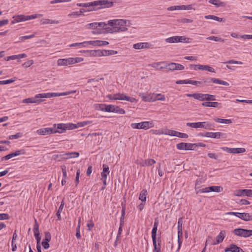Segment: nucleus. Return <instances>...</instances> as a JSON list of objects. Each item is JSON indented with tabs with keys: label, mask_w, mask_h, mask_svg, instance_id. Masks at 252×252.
<instances>
[{
	"label": "nucleus",
	"mask_w": 252,
	"mask_h": 252,
	"mask_svg": "<svg viewBox=\"0 0 252 252\" xmlns=\"http://www.w3.org/2000/svg\"><path fill=\"white\" fill-rule=\"evenodd\" d=\"M42 14H33L32 15H18L16 16H14L12 18L13 20L11 22L12 24H15L16 23H19L21 22L26 21L28 20H30L32 19H34L38 17H40L42 16Z\"/></svg>",
	"instance_id": "20e7f679"
},
{
	"label": "nucleus",
	"mask_w": 252,
	"mask_h": 252,
	"mask_svg": "<svg viewBox=\"0 0 252 252\" xmlns=\"http://www.w3.org/2000/svg\"><path fill=\"white\" fill-rule=\"evenodd\" d=\"M33 231L34 233V237L37 241V243H40L41 237L40 236V232L39 230V224L37 221L36 219H35V224L33 226Z\"/></svg>",
	"instance_id": "6ab92c4d"
},
{
	"label": "nucleus",
	"mask_w": 252,
	"mask_h": 252,
	"mask_svg": "<svg viewBox=\"0 0 252 252\" xmlns=\"http://www.w3.org/2000/svg\"><path fill=\"white\" fill-rule=\"evenodd\" d=\"M62 170L63 172V178L66 179L67 178V175L66 166L64 165L62 166Z\"/></svg>",
	"instance_id": "774afa93"
},
{
	"label": "nucleus",
	"mask_w": 252,
	"mask_h": 252,
	"mask_svg": "<svg viewBox=\"0 0 252 252\" xmlns=\"http://www.w3.org/2000/svg\"><path fill=\"white\" fill-rule=\"evenodd\" d=\"M103 171L101 173V180H102L103 184L104 185L106 186V179L107 175L109 174V167L107 165L103 164Z\"/></svg>",
	"instance_id": "dca6fc26"
},
{
	"label": "nucleus",
	"mask_w": 252,
	"mask_h": 252,
	"mask_svg": "<svg viewBox=\"0 0 252 252\" xmlns=\"http://www.w3.org/2000/svg\"><path fill=\"white\" fill-rule=\"evenodd\" d=\"M94 107L95 109L100 110L102 111H105V104L104 103H101V104H94Z\"/></svg>",
	"instance_id": "49530a36"
},
{
	"label": "nucleus",
	"mask_w": 252,
	"mask_h": 252,
	"mask_svg": "<svg viewBox=\"0 0 252 252\" xmlns=\"http://www.w3.org/2000/svg\"><path fill=\"white\" fill-rule=\"evenodd\" d=\"M118 53V52L112 50H102V56L114 55Z\"/></svg>",
	"instance_id": "4c0bfd02"
},
{
	"label": "nucleus",
	"mask_w": 252,
	"mask_h": 252,
	"mask_svg": "<svg viewBox=\"0 0 252 252\" xmlns=\"http://www.w3.org/2000/svg\"><path fill=\"white\" fill-rule=\"evenodd\" d=\"M151 46L152 45L148 42H139L133 45V48L137 50L149 49L151 48Z\"/></svg>",
	"instance_id": "412c9836"
},
{
	"label": "nucleus",
	"mask_w": 252,
	"mask_h": 252,
	"mask_svg": "<svg viewBox=\"0 0 252 252\" xmlns=\"http://www.w3.org/2000/svg\"><path fill=\"white\" fill-rule=\"evenodd\" d=\"M81 53H86L87 56L91 57L102 56V50H82L80 51Z\"/></svg>",
	"instance_id": "2eb2a0df"
},
{
	"label": "nucleus",
	"mask_w": 252,
	"mask_h": 252,
	"mask_svg": "<svg viewBox=\"0 0 252 252\" xmlns=\"http://www.w3.org/2000/svg\"><path fill=\"white\" fill-rule=\"evenodd\" d=\"M195 10V8L193 7L191 4L189 5H180V10Z\"/></svg>",
	"instance_id": "680f3d73"
},
{
	"label": "nucleus",
	"mask_w": 252,
	"mask_h": 252,
	"mask_svg": "<svg viewBox=\"0 0 252 252\" xmlns=\"http://www.w3.org/2000/svg\"><path fill=\"white\" fill-rule=\"evenodd\" d=\"M214 120L217 123H221V124H230L232 123V121L231 119H225L221 118H215Z\"/></svg>",
	"instance_id": "58836bf2"
},
{
	"label": "nucleus",
	"mask_w": 252,
	"mask_h": 252,
	"mask_svg": "<svg viewBox=\"0 0 252 252\" xmlns=\"http://www.w3.org/2000/svg\"><path fill=\"white\" fill-rule=\"evenodd\" d=\"M87 226L88 227V231H91L94 226V223L92 220L88 221Z\"/></svg>",
	"instance_id": "69168bd1"
},
{
	"label": "nucleus",
	"mask_w": 252,
	"mask_h": 252,
	"mask_svg": "<svg viewBox=\"0 0 252 252\" xmlns=\"http://www.w3.org/2000/svg\"><path fill=\"white\" fill-rule=\"evenodd\" d=\"M80 173H81V172H80V169H77V171H76V178H75V180L76 187H77V186L79 184V177H80Z\"/></svg>",
	"instance_id": "0e129e2a"
},
{
	"label": "nucleus",
	"mask_w": 252,
	"mask_h": 252,
	"mask_svg": "<svg viewBox=\"0 0 252 252\" xmlns=\"http://www.w3.org/2000/svg\"><path fill=\"white\" fill-rule=\"evenodd\" d=\"M161 241L160 238H158V241H153L154 249L153 252H161Z\"/></svg>",
	"instance_id": "cd10ccee"
},
{
	"label": "nucleus",
	"mask_w": 252,
	"mask_h": 252,
	"mask_svg": "<svg viewBox=\"0 0 252 252\" xmlns=\"http://www.w3.org/2000/svg\"><path fill=\"white\" fill-rule=\"evenodd\" d=\"M157 230H158V227L153 226V228L152 230V232H151L152 238L153 241H158V240H157Z\"/></svg>",
	"instance_id": "8fccbe9b"
},
{
	"label": "nucleus",
	"mask_w": 252,
	"mask_h": 252,
	"mask_svg": "<svg viewBox=\"0 0 252 252\" xmlns=\"http://www.w3.org/2000/svg\"><path fill=\"white\" fill-rule=\"evenodd\" d=\"M150 132L156 135H161L166 134V132H165V129H151Z\"/></svg>",
	"instance_id": "c03bdc74"
},
{
	"label": "nucleus",
	"mask_w": 252,
	"mask_h": 252,
	"mask_svg": "<svg viewBox=\"0 0 252 252\" xmlns=\"http://www.w3.org/2000/svg\"><path fill=\"white\" fill-rule=\"evenodd\" d=\"M142 125L143 126V129L147 130L154 126V121H144L142 122Z\"/></svg>",
	"instance_id": "2f4dec72"
},
{
	"label": "nucleus",
	"mask_w": 252,
	"mask_h": 252,
	"mask_svg": "<svg viewBox=\"0 0 252 252\" xmlns=\"http://www.w3.org/2000/svg\"><path fill=\"white\" fill-rule=\"evenodd\" d=\"M203 84L206 83L208 84H210L211 83H214L215 84H220L224 86H229V84L226 81L220 80L218 78H204L202 80Z\"/></svg>",
	"instance_id": "f8f14e48"
},
{
	"label": "nucleus",
	"mask_w": 252,
	"mask_h": 252,
	"mask_svg": "<svg viewBox=\"0 0 252 252\" xmlns=\"http://www.w3.org/2000/svg\"><path fill=\"white\" fill-rule=\"evenodd\" d=\"M87 11L86 10H85V9L81 8L78 11H74V12H72L69 13L68 15V17H79L80 16L83 15V13L86 12Z\"/></svg>",
	"instance_id": "473e14b6"
},
{
	"label": "nucleus",
	"mask_w": 252,
	"mask_h": 252,
	"mask_svg": "<svg viewBox=\"0 0 252 252\" xmlns=\"http://www.w3.org/2000/svg\"><path fill=\"white\" fill-rule=\"evenodd\" d=\"M207 245H216V243L215 241L213 239V237L211 236H208L206 241L205 246Z\"/></svg>",
	"instance_id": "09e8293b"
},
{
	"label": "nucleus",
	"mask_w": 252,
	"mask_h": 252,
	"mask_svg": "<svg viewBox=\"0 0 252 252\" xmlns=\"http://www.w3.org/2000/svg\"><path fill=\"white\" fill-rule=\"evenodd\" d=\"M66 130H72L77 128V124L67 123L65 124Z\"/></svg>",
	"instance_id": "6e6d98bb"
},
{
	"label": "nucleus",
	"mask_w": 252,
	"mask_h": 252,
	"mask_svg": "<svg viewBox=\"0 0 252 252\" xmlns=\"http://www.w3.org/2000/svg\"><path fill=\"white\" fill-rule=\"evenodd\" d=\"M70 47H78L79 48H85L91 46V41H86L82 42L75 43L69 45Z\"/></svg>",
	"instance_id": "393cba45"
},
{
	"label": "nucleus",
	"mask_w": 252,
	"mask_h": 252,
	"mask_svg": "<svg viewBox=\"0 0 252 252\" xmlns=\"http://www.w3.org/2000/svg\"><path fill=\"white\" fill-rule=\"evenodd\" d=\"M192 39L186 37L185 36H173L168 37L165 39V41L167 43H189L191 42Z\"/></svg>",
	"instance_id": "6e6552de"
},
{
	"label": "nucleus",
	"mask_w": 252,
	"mask_h": 252,
	"mask_svg": "<svg viewBox=\"0 0 252 252\" xmlns=\"http://www.w3.org/2000/svg\"><path fill=\"white\" fill-rule=\"evenodd\" d=\"M187 126L192 128H203L207 130L213 129V125L208 122H201L196 123H187Z\"/></svg>",
	"instance_id": "0eeeda50"
},
{
	"label": "nucleus",
	"mask_w": 252,
	"mask_h": 252,
	"mask_svg": "<svg viewBox=\"0 0 252 252\" xmlns=\"http://www.w3.org/2000/svg\"><path fill=\"white\" fill-rule=\"evenodd\" d=\"M52 128H53V131H54V134L56 133H63L66 130V125L63 123L54 124Z\"/></svg>",
	"instance_id": "ddd939ff"
},
{
	"label": "nucleus",
	"mask_w": 252,
	"mask_h": 252,
	"mask_svg": "<svg viewBox=\"0 0 252 252\" xmlns=\"http://www.w3.org/2000/svg\"><path fill=\"white\" fill-rule=\"evenodd\" d=\"M108 24L112 27V32H120L126 31L130 27V22L127 20L114 19L109 20Z\"/></svg>",
	"instance_id": "f03ea898"
},
{
	"label": "nucleus",
	"mask_w": 252,
	"mask_h": 252,
	"mask_svg": "<svg viewBox=\"0 0 252 252\" xmlns=\"http://www.w3.org/2000/svg\"><path fill=\"white\" fill-rule=\"evenodd\" d=\"M48 98V93H42L36 94L34 97L24 99L23 102L24 103H36L39 104L43 100L42 98Z\"/></svg>",
	"instance_id": "423d86ee"
},
{
	"label": "nucleus",
	"mask_w": 252,
	"mask_h": 252,
	"mask_svg": "<svg viewBox=\"0 0 252 252\" xmlns=\"http://www.w3.org/2000/svg\"><path fill=\"white\" fill-rule=\"evenodd\" d=\"M209 3L215 5L216 7H224L225 5V2L220 0H209Z\"/></svg>",
	"instance_id": "f704fd0d"
},
{
	"label": "nucleus",
	"mask_w": 252,
	"mask_h": 252,
	"mask_svg": "<svg viewBox=\"0 0 252 252\" xmlns=\"http://www.w3.org/2000/svg\"><path fill=\"white\" fill-rule=\"evenodd\" d=\"M165 132H166V134L165 135H169L170 136H176L177 137L178 131L171 130V129H165Z\"/></svg>",
	"instance_id": "864d4df0"
},
{
	"label": "nucleus",
	"mask_w": 252,
	"mask_h": 252,
	"mask_svg": "<svg viewBox=\"0 0 252 252\" xmlns=\"http://www.w3.org/2000/svg\"><path fill=\"white\" fill-rule=\"evenodd\" d=\"M91 41V46H104L109 44V42L105 40H92Z\"/></svg>",
	"instance_id": "bb28decb"
},
{
	"label": "nucleus",
	"mask_w": 252,
	"mask_h": 252,
	"mask_svg": "<svg viewBox=\"0 0 252 252\" xmlns=\"http://www.w3.org/2000/svg\"><path fill=\"white\" fill-rule=\"evenodd\" d=\"M113 113H118L120 114H124L126 112L125 110L122 108H120L118 106L115 105Z\"/></svg>",
	"instance_id": "de8ad7c7"
},
{
	"label": "nucleus",
	"mask_w": 252,
	"mask_h": 252,
	"mask_svg": "<svg viewBox=\"0 0 252 252\" xmlns=\"http://www.w3.org/2000/svg\"><path fill=\"white\" fill-rule=\"evenodd\" d=\"M40 23L41 24L45 25L48 24H59L60 22L58 20H53L49 19H42L40 20Z\"/></svg>",
	"instance_id": "c9c22d12"
},
{
	"label": "nucleus",
	"mask_w": 252,
	"mask_h": 252,
	"mask_svg": "<svg viewBox=\"0 0 252 252\" xmlns=\"http://www.w3.org/2000/svg\"><path fill=\"white\" fill-rule=\"evenodd\" d=\"M27 57V54L25 53L20 54L18 55H12L4 58V60L8 61L10 60H18V62H20L19 60L22 58H25Z\"/></svg>",
	"instance_id": "4be33fe9"
},
{
	"label": "nucleus",
	"mask_w": 252,
	"mask_h": 252,
	"mask_svg": "<svg viewBox=\"0 0 252 252\" xmlns=\"http://www.w3.org/2000/svg\"><path fill=\"white\" fill-rule=\"evenodd\" d=\"M206 137L219 139L225 135V134L220 132H206Z\"/></svg>",
	"instance_id": "b1692460"
},
{
	"label": "nucleus",
	"mask_w": 252,
	"mask_h": 252,
	"mask_svg": "<svg viewBox=\"0 0 252 252\" xmlns=\"http://www.w3.org/2000/svg\"><path fill=\"white\" fill-rule=\"evenodd\" d=\"M114 107H115V105H111V104L108 105V104H105V112H113Z\"/></svg>",
	"instance_id": "bf43d9fd"
},
{
	"label": "nucleus",
	"mask_w": 252,
	"mask_h": 252,
	"mask_svg": "<svg viewBox=\"0 0 252 252\" xmlns=\"http://www.w3.org/2000/svg\"><path fill=\"white\" fill-rule=\"evenodd\" d=\"M177 229H178V234L179 235H183V232H182V222L180 221V220H179L178 222V226H177Z\"/></svg>",
	"instance_id": "e2e57ef3"
},
{
	"label": "nucleus",
	"mask_w": 252,
	"mask_h": 252,
	"mask_svg": "<svg viewBox=\"0 0 252 252\" xmlns=\"http://www.w3.org/2000/svg\"><path fill=\"white\" fill-rule=\"evenodd\" d=\"M202 105L207 107L221 108V104L218 102L205 101L202 103Z\"/></svg>",
	"instance_id": "a878e982"
},
{
	"label": "nucleus",
	"mask_w": 252,
	"mask_h": 252,
	"mask_svg": "<svg viewBox=\"0 0 252 252\" xmlns=\"http://www.w3.org/2000/svg\"><path fill=\"white\" fill-rule=\"evenodd\" d=\"M160 64H164V65H165L166 64V62L162 61V62L154 63H153L149 64V66H150L153 68H155L157 69H160L159 67L161 66H160Z\"/></svg>",
	"instance_id": "a19ab883"
},
{
	"label": "nucleus",
	"mask_w": 252,
	"mask_h": 252,
	"mask_svg": "<svg viewBox=\"0 0 252 252\" xmlns=\"http://www.w3.org/2000/svg\"><path fill=\"white\" fill-rule=\"evenodd\" d=\"M246 152V149L244 148H233L232 154H240Z\"/></svg>",
	"instance_id": "603ef678"
},
{
	"label": "nucleus",
	"mask_w": 252,
	"mask_h": 252,
	"mask_svg": "<svg viewBox=\"0 0 252 252\" xmlns=\"http://www.w3.org/2000/svg\"><path fill=\"white\" fill-rule=\"evenodd\" d=\"M63 158L66 159L71 158H76L79 156V153L77 152H68L63 154Z\"/></svg>",
	"instance_id": "7c9ffc66"
},
{
	"label": "nucleus",
	"mask_w": 252,
	"mask_h": 252,
	"mask_svg": "<svg viewBox=\"0 0 252 252\" xmlns=\"http://www.w3.org/2000/svg\"><path fill=\"white\" fill-rule=\"evenodd\" d=\"M83 61L84 59L81 57L59 59L57 61V65L58 66H67L80 63Z\"/></svg>",
	"instance_id": "7ed1b4c3"
},
{
	"label": "nucleus",
	"mask_w": 252,
	"mask_h": 252,
	"mask_svg": "<svg viewBox=\"0 0 252 252\" xmlns=\"http://www.w3.org/2000/svg\"><path fill=\"white\" fill-rule=\"evenodd\" d=\"M225 236V232L224 231H221L220 233L217 236L216 238V245L222 243Z\"/></svg>",
	"instance_id": "c756f323"
},
{
	"label": "nucleus",
	"mask_w": 252,
	"mask_h": 252,
	"mask_svg": "<svg viewBox=\"0 0 252 252\" xmlns=\"http://www.w3.org/2000/svg\"><path fill=\"white\" fill-rule=\"evenodd\" d=\"M110 100H126L130 102H136L137 100L136 98L132 97H129L124 94L118 93L115 94H110L107 96Z\"/></svg>",
	"instance_id": "39448f33"
},
{
	"label": "nucleus",
	"mask_w": 252,
	"mask_h": 252,
	"mask_svg": "<svg viewBox=\"0 0 252 252\" xmlns=\"http://www.w3.org/2000/svg\"><path fill=\"white\" fill-rule=\"evenodd\" d=\"M147 194V190L146 189H142L139 194V200H141L142 202H145L146 201Z\"/></svg>",
	"instance_id": "e433bc0d"
},
{
	"label": "nucleus",
	"mask_w": 252,
	"mask_h": 252,
	"mask_svg": "<svg viewBox=\"0 0 252 252\" xmlns=\"http://www.w3.org/2000/svg\"><path fill=\"white\" fill-rule=\"evenodd\" d=\"M157 94H150L147 95L142 96V100L147 102H154L157 101Z\"/></svg>",
	"instance_id": "5701e85b"
},
{
	"label": "nucleus",
	"mask_w": 252,
	"mask_h": 252,
	"mask_svg": "<svg viewBox=\"0 0 252 252\" xmlns=\"http://www.w3.org/2000/svg\"><path fill=\"white\" fill-rule=\"evenodd\" d=\"M204 182V180L202 178L197 179L195 182V189L197 190L200 188L201 184Z\"/></svg>",
	"instance_id": "4d7b16f0"
},
{
	"label": "nucleus",
	"mask_w": 252,
	"mask_h": 252,
	"mask_svg": "<svg viewBox=\"0 0 252 252\" xmlns=\"http://www.w3.org/2000/svg\"><path fill=\"white\" fill-rule=\"evenodd\" d=\"M23 136V134L22 133L18 132L16 133L14 135H11L8 136V139L9 140H13L14 139H18L19 138Z\"/></svg>",
	"instance_id": "13d9d810"
},
{
	"label": "nucleus",
	"mask_w": 252,
	"mask_h": 252,
	"mask_svg": "<svg viewBox=\"0 0 252 252\" xmlns=\"http://www.w3.org/2000/svg\"><path fill=\"white\" fill-rule=\"evenodd\" d=\"M216 96L214 95L208 94H205V100L209 101H214L216 100Z\"/></svg>",
	"instance_id": "052dcab7"
},
{
	"label": "nucleus",
	"mask_w": 252,
	"mask_h": 252,
	"mask_svg": "<svg viewBox=\"0 0 252 252\" xmlns=\"http://www.w3.org/2000/svg\"><path fill=\"white\" fill-rule=\"evenodd\" d=\"M104 25L102 22H94L88 24L86 25V27L88 29H95L97 27H101Z\"/></svg>",
	"instance_id": "72a5a7b5"
},
{
	"label": "nucleus",
	"mask_w": 252,
	"mask_h": 252,
	"mask_svg": "<svg viewBox=\"0 0 252 252\" xmlns=\"http://www.w3.org/2000/svg\"><path fill=\"white\" fill-rule=\"evenodd\" d=\"M204 18L206 19H212L220 22L223 21L222 18L218 17L213 15H206L204 16Z\"/></svg>",
	"instance_id": "ea45409f"
},
{
	"label": "nucleus",
	"mask_w": 252,
	"mask_h": 252,
	"mask_svg": "<svg viewBox=\"0 0 252 252\" xmlns=\"http://www.w3.org/2000/svg\"><path fill=\"white\" fill-rule=\"evenodd\" d=\"M225 252H245L242 249L234 244H232L224 249Z\"/></svg>",
	"instance_id": "aec40b11"
},
{
	"label": "nucleus",
	"mask_w": 252,
	"mask_h": 252,
	"mask_svg": "<svg viewBox=\"0 0 252 252\" xmlns=\"http://www.w3.org/2000/svg\"><path fill=\"white\" fill-rule=\"evenodd\" d=\"M196 144L181 142L176 145V148L179 150H193Z\"/></svg>",
	"instance_id": "9b49d317"
},
{
	"label": "nucleus",
	"mask_w": 252,
	"mask_h": 252,
	"mask_svg": "<svg viewBox=\"0 0 252 252\" xmlns=\"http://www.w3.org/2000/svg\"><path fill=\"white\" fill-rule=\"evenodd\" d=\"M64 204V201H63V200L61 202V204H60V205L59 206L58 210V211H57V212L56 213V216L58 217V220H61V212H62V211L63 210Z\"/></svg>",
	"instance_id": "79ce46f5"
},
{
	"label": "nucleus",
	"mask_w": 252,
	"mask_h": 252,
	"mask_svg": "<svg viewBox=\"0 0 252 252\" xmlns=\"http://www.w3.org/2000/svg\"><path fill=\"white\" fill-rule=\"evenodd\" d=\"M208 40H214L217 42H224L225 41V39L223 38H222L219 36H211L207 37L206 38Z\"/></svg>",
	"instance_id": "37998d69"
},
{
	"label": "nucleus",
	"mask_w": 252,
	"mask_h": 252,
	"mask_svg": "<svg viewBox=\"0 0 252 252\" xmlns=\"http://www.w3.org/2000/svg\"><path fill=\"white\" fill-rule=\"evenodd\" d=\"M142 122L138 123H132L131 124V127L133 129H143V126L142 125Z\"/></svg>",
	"instance_id": "5fc2aeb1"
},
{
	"label": "nucleus",
	"mask_w": 252,
	"mask_h": 252,
	"mask_svg": "<svg viewBox=\"0 0 252 252\" xmlns=\"http://www.w3.org/2000/svg\"><path fill=\"white\" fill-rule=\"evenodd\" d=\"M76 93V90H71L70 91L64 92L63 93H47L48 98L53 97H57L60 96L67 95Z\"/></svg>",
	"instance_id": "f3484780"
},
{
	"label": "nucleus",
	"mask_w": 252,
	"mask_h": 252,
	"mask_svg": "<svg viewBox=\"0 0 252 252\" xmlns=\"http://www.w3.org/2000/svg\"><path fill=\"white\" fill-rule=\"evenodd\" d=\"M210 191L220 192L223 190V188L220 186H211L209 187Z\"/></svg>",
	"instance_id": "a18cd8bd"
},
{
	"label": "nucleus",
	"mask_w": 252,
	"mask_h": 252,
	"mask_svg": "<svg viewBox=\"0 0 252 252\" xmlns=\"http://www.w3.org/2000/svg\"><path fill=\"white\" fill-rule=\"evenodd\" d=\"M44 234H45V238L43 240L45 241L50 242L51 240V235L50 233L48 231H46L45 232Z\"/></svg>",
	"instance_id": "338daca9"
},
{
	"label": "nucleus",
	"mask_w": 252,
	"mask_h": 252,
	"mask_svg": "<svg viewBox=\"0 0 252 252\" xmlns=\"http://www.w3.org/2000/svg\"><path fill=\"white\" fill-rule=\"evenodd\" d=\"M159 69H167L171 71L181 70L184 69L185 67L184 65L180 63H168L166 62V64L164 66H161L159 67Z\"/></svg>",
	"instance_id": "1a4fd4ad"
},
{
	"label": "nucleus",
	"mask_w": 252,
	"mask_h": 252,
	"mask_svg": "<svg viewBox=\"0 0 252 252\" xmlns=\"http://www.w3.org/2000/svg\"><path fill=\"white\" fill-rule=\"evenodd\" d=\"M233 233L236 236L247 238L252 236V230L236 228L233 230Z\"/></svg>",
	"instance_id": "9d476101"
},
{
	"label": "nucleus",
	"mask_w": 252,
	"mask_h": 252,
	"mask_svg": "<svg viewBox=\"0 0 252 252\" xmlns=\"http://www.w3.org/2000/svg\"><path fill=\"white\" fill-rule=\"evenodd\" d=\"M234 195L237 196H252V189H238L234 192Z\"/></svg>",
	"instance_id": "4468645a"
},
{
	"label": "nucleus",
	"mask_w": 252,
	"mask_h": 252,
	"mask_svg": "<svg viewBox=\"0 0 252 252\" xmlns=\"http://www.w3.org/2000/svg\"><path fill=\"white\" fill-rule=\"evenodd\" d=\"M114 2L110 0H97L87 3H78L77 6L89 7L88 11H96L99 9L110 8L113 5ZM88 11V10H87Z\"/></svg>",
	"instance_id": "f257e3e1"
},
{
	"label": "nucleus",
	"mask_w": 252,
	"mask_h": 252,
	"mask_svg": "<svg viewBox=\"0 0 252 252\" xmlns=\"http://www.w3.org/2000/svg\"><path fill=\"white\" fill-rule=\"evenodd\" d=\"M238 218L245 221L252 220V215L247 213H239Z\"/></svg>",
	"instance_id": "c85d7f7f"
},
{
	"label": "nucleus",
	"mask_w": 252,
	"mask_h": 252,
	"mask_svg": "<svg viewBox=\"0 0 252 252\" xmlns=\"http://www.w3.org/2000/svg\"><path fill=\"white\" fill-rule=\"evenodd\" d=\"M205 94L195 93V99L199 101H204Z\"/></svg>",
	"instance_id": "3c124183"
},
{
	"label": "nucleus",
	"mask_w": 252,
	"mask_h": 252,
	"mask_svg": "<svg viewBox=\"0 0 252 252\" xmlns=\"http://www.w3.org/2000/svg\"><path fill=\"white\" fill-rule=\"evenodd\" d=\"M53 128L52 127H46L41 128L36 130V133L39 135H46L54 134Z\"/></svg>",
	"instance_id": "a211bd4d"
}]
</instances>
